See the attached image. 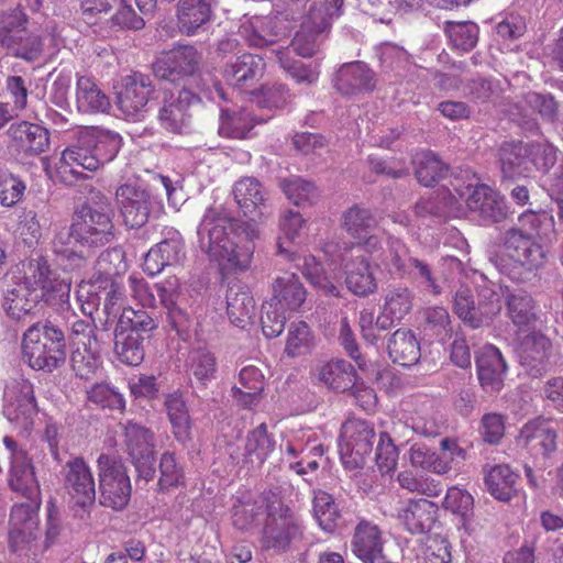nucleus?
<instances>
[{"label":"nucleus","instance_id":"obj_1","mask_svg":"<svg viewBox=\"0 0 563 563\" xmlns=\"http://www.w3.org/2000/svg\"><path fill=\"white\" fill-rule=\"evenodd\" d=\"M200 249L223 269L245 271L250 267L260 230L255 222L233 220L214 207L206 210L198 227Z\"/></svg>","mask_w":563,"mask_h":563},{"label":"nucleus","instance_id":"obj_2","mask_svg":"<svg viewBox=\"0 0 563 563\" xmlns=\"http://www.w3.org/2000/svg\"><path fill=\"white\" fill-rule=\"evenodd\" d=\"M504 246L505 254L496 262V267L515 282L531 280L547 263V250L532 233L520 228L506 231Z\"/></svg>","mask_w":563,"mask_h":563},{"label":"nucleus","instance_id":"obj_3","mask_svg":"<svg viewBox=\"0 0 563 563\" xmlns=\"http://www.w3.org/2000/svg\"><path fill=\"white\" fill-rule=\"evenodd\" d=\"M450 185L455 192L449 191V199L445 201L450 211L459 213L465 205L483 220L499 222L506 218L507 206L504 197L487 185L479 184L475 175L462 172L450 180Z\"/></svg>","mask_w":563,"mask_h":563},{"label":"nucleus","instance_id":"obj_4","mask_svg":"<svg viewBox=\"0 0 563 563\" xmlns=\"http://www.w3.org/2000/svg\"><path fill=\"white\" fill-rule=\"evenodd\" d=\"M11 489L26 498L23 503L13 505L9 519V548L19 556H29L37 548L40 534L38 510L41 506L40 485L35 487L26 482H20L19 487L10 485Z\"/></svg>","mask_w":563,"mask_h":563},{"label":"nucleus","instance_id":"obj_5","mask_svg":"<svg viewBox=\"0 0 563 563\" xmlns=\"http://www.w3.org/2000/svg\"><path fill=\"white\" fill-rule=\"evenodd\" d=\"M113 217L109 199L100 192L92 196L90 203L76 211L73 218L74 231L79 246L86 250L88 256L114 240Z\"/></svg>","mask_w":563,"mask_h":563},{"label":"nucleus","instance_id":"obj_6","mask_svg":"<svg viewBox=\"0 0 563 563\" xmlns=\"http://www.w3.org/2000/svg\"><path fill=\"white\" fill-rule=\"evenodd\" d=\"M22 358L35 371L60 367L66 361L64 333L51 324L31 325L23 334Z\"/></svg>","mask_w":563,"mask_h":563},{"label":"nucleus","instance_id":"obj_7","mask_svg":"<svg viewBox=\"0 0 563 563\" xmlns=\"http://www.w3.org/2000/svg\"><path fill=\"white\" fill-rule=\"evenodd\" d=\"M22 285L36 294L46 305L58 310L69 309L70 283L59 278L42 256L22 264Z\"/></svg>","mask_w":563,"mask_h":563},{"label":"nucleus","instance_id":"obj_8","mask_svg":"<svg viewBox=\"0 0 563 563\" xmlns=\"http://www.w3.org/2000/svg\"><path fill=\"white\" fill-rule=\"evenodd\" d=\"M481 278L483 284L477 285V305L473 300L471 290L466 287H461L454 296L455 313L466 325L473 329L489 325L501 310V288L492 282L485 280L483 276Z\"/></svg>","mask_w":563,"mask_h":563},{"label":"nucleus","instance_id":"obj_9","mask_svg":"<svg viewBox=\"0 0 563 563\" xmlns=\"http://www.w3.org/2000/svg\"><path fill=\"white\" fill-rule=\"evenodd\" d=\"M302 536V523L288 507L269 508L261 539L263 549L283 553L299 542Z\"/></svg>","mask_w":563,"mask_h":563},{"label":"nucleus","instance_id":"obj_10","mask_svg":"<svg viewBox=\"0 0 563 563\" xmlns=\"http://www.w3.org/2000/svg\"><path fill=\"white\" fill-rule=\"evenodd\" d=\"M64 486L75 515L81 520L87 519L96 501V484L82 457H74L64 465Z\"/></svg>","mask_w":563,"mask_h":563},{"label":"nucleus","instance_id":"obj_11","mask_svg":"<svg viewBox=\"0 0 563 563\" xmlns=\"http://www.w3.org/2000/svg\"><path fill=\"white\" fill-rule=\"evenodd\" d=\"M3 415L16 428L27 432L37 415L33 385L24 378H13L4 386Z\"/></svg>","mask_w":563,"mask_h":563},{"label":"nucleus","instance_id":"obj_12","mask_svg":"<svg viewBox=\"0 0 563 563\" xmlns=\"http://www.w3.org/2000/svg\"><path fill=\"white\" fill-rule=\"evenodd\" d=\"M100 504L115 510L124 508L131 496V483L124 465L106 454L98 457Z\"/></svg>","mask_w":563,"mask_h":563},{"label":"nucleus","instance_id":"obj_13","mask_svg":"<svg viewBox=\"0 0 563 563\" xmlns=\"http://www.w3.org/2000/svg\"><path fill=\"white\" fill-rule=\"evenodd\" d=\"M124 445L141 478L148 482L155 474V435L142 424L128 421L123 426Z\"/></svg>","mask_w":563,"mask_h":563},{"label":"nucleus","instance_id":"obj_14","mask_svg":"<svg viewBox=\"0 0 563 563\" xmlns=\"http://www.w3.org/2000/svg\"><path fill=\"white\" fill-rule=\"evenodd\" d=\"M201 59V54L194 46H178L156 58L153 73L158 79L176 82L194 76L199 70Z\"/></svg>","mask_w":563,"mask_h":563},{"label":"nucleus","instance_id":"obj_15","mask_svg":"<svg viewBox=\"0 0 563 563\" xmlns=\"http://www.w3.org/2000/svg\"><path fill=\"white\" fill-rule=\"evenodd\" d=\"M154 88L148 76L133 73L122 78L117 91L119 110L132 120H139L147 111V103Z\"/></svg>","mask_w":563,"mask_h":563},{"label":"nucleus","instance_id":"obj_16","mask_svg":"<svg viewBox=\"0 0 563 563\" xmlns=\"http://www.w3.org/2000/svg\"><path fill=\"white\" fill-rule=\"evenodd\" d=\"M199 101L200 98L188 89L180 90L177 96L165 92L157 115L161 126L170 133H187L191 128L189 109Z\"/></svg>","mask_w":563,"mask_h":563},{"label":"nucleus","instance_id":"obj_17","mask_svg":"<svg viewBox=\"0 0 563 563\" xmlns=\"http://www.w3.org/2000/svg\"><path fill=\"white\" fill-rule=\"evenodd\" d=\"M115 198L126 227L139 229L148 221L153 198L147 190L125 184L117 189Z\"/></svg>","mask_w":563,"mask_h":563},{"label":"nucleus","instance_id":"obj_18","mask_svg":"<svg viewBox=\"0 0 563 563\" xmlns=\"http://www.w3.org/2000/svg\"><path fill=\"white\" fill-rule=\"evenodd\" d=\"M517 444L536 457H549L556 451V432L543 418L528 421L521 428Z\"/></svg>","mask_w":563,"mask_h":563},{"label":"nucleus","instance_id":"obj_19","mask_svg":"<svg viewBox=\"0 0 563 563\" xmlns=\"http://www.w3.org/2000/svg\"><path fill=\"white\" fill-rule=\"evenodd\" d=\"M438 506L426 498L408 499L398 508L397 518L411 534H427L438 518Z\"/></svg>","mask_w":563,"mask_h":563},{"label":"nucleus","instance_id":"obj_20","mask_svg":"<svg viewBox=\"0 0 563 563\" xmlns=\"http://www.w3.org/2000/svg\"><path fill=\"white\" fill-rule=\"evenodd\" d=\"M95 172L98 169L97 161L92 156L89 145L84 143V135L79 139L77 145H73L63 151L57 164V174L66 185H74L82 178V172L79 169Z\"/></svg>","mask_w":563,"mask_h":563},{"label":"nucleus","instance_id":"obj_21","mask_svg":"<svg viewBox=\"0 0 563 563\" xmlns=\"http://www.w3.org/2000/svg\"><path fill=\"white\" fill-rule=\"evenodd\" d=\"M521 364L528 373L538 377L548 372L551 367L552 345L550 340L541 332H529L520 342Z\"/></svg>","mask_w":563,"mask_h":563},{"label":"nucleus","instance_id":"obj_22","mask_svg":"<svg viewBox=\"0 0 563 563\" xmlns=\"http://www.w3.org/2000/svg\"><path fill=\"white\" fill-rule=\"evenodd\" d=\"M340 439L339 446L342 456H352L354 454L362 460L373 450L375 440L374 427L365 420H347L342 424Z\"/></svg>","mask_w":563,"mask_h":563},{"label":"nucleus","instance_id":"obj_23","mask_svg":"<svg viewBox=\"0 0 563 563\" xmlns=\"http://www.w3.org/2000/svg\"><path fill=\"white\" fill-rule=\"evenodd\" d=\"M184 257V240L179 232L174 231L145 254L143 269L147 275L155 276L164 267L179 264Z\"/></svg>","mask_w":563,"mask_h":563},{"label":"nucleus","instance_id":"obj_24","mask_svg":"<svg viewBox=\"0 0 563 563\" xmlns=\"http://www.w3.org/2000/svg\"><path fill=\"white\" fill-rule=\"evenodd\" d=\"M477 375L482 387L489 393H497L504 386L507 371L506 362L500 351L487 344L476 355Z\"/></svg>","mask_w":563,"mask_h":563},{"label":"nucleus","instance_id":"obj_25","mask_svg":"<svg viewBox=\"0 0 563 563\" xmlns=\"http://www.w3.org/2000/svg\"><path fill=\"white\" fill-rule=\"evenodd\" d=\"M232 195L244 216L264 217L268 212V194L254 177H242L236 180Z\"/></svg>","mask_w":563,"mask_h":563},{"label":"nucleus","instance_id":"obj_26","mask_svg":"<svg viewBox=\"0 0 563 563\" xmlns=\"http://www.w3.org/2000/svg\"><path fill=\"white\" fill-rule=\"evenodd\" d=\"M343 271L346 287L354 295L365 297L377 290L374 268L364 254H351L350 258L344 260Z\"/></svg>","mask_w":563,"mask_h":563},{"label":"nucleus","instance_id":"obj_27","mask_svg":"<svg viewBox=\"0 0 563 563\" xmlns=\"http://www.w3.org/2000/svg\"><path fill=\"white\" fill-rule=\"evenodd\" d=\"M265 62L260 55L244 53L227 63L223 69L224 79L238 88L252 87L262 78Z\"/></svg>","mask_w":563,"mask_h":563},{"label":"nucleus","instance_id":"obj_28","mask_svg":"<svg viewBox=\"0 0 563 563\" xmlns=\"http://www.w3.org/2000/svg\"><path fill=\"white\" fill-rule=\"evenodd\" d=\"M155 289L172 328L176 331L184 330L189 323V313L180 306L183 294L179 279L169 276L155 284Z\"/></svg>","mask_w":563,"mask_h":563},{"label":"nucleus","instance_id":"obj_29","mask_svg":"<svg viewBox=\"0 0 563 563\" xmlns=\"http://www.w3.org/2000/svg\"><path fill=\"white\" fill-rule=\"evenodd\" d=\"M214 0H179L177 25L183 34L195 35L205 30L213 16Z\"/></svg>","mask_w":563,"mask_h":563},{"label":"nucleus","instance_id":"obj_30","mask_svg":"<svg viewBox=\"0 0 563 563\" xmlns=\"http://www.w3.org/2000/svg\"><path fill=\"white\" fill-rule=\"evenodd\" d=\"M530 143L505 142L499 148V163L504 178L515 179L528 176L531 170Z\"/></svg>","mask_w":563,"mask_h":563},{"label":"nucleus","instance_id":"obj_31","mask_svg":"<svg viewBox=\"0 0 563 563\" xmlns=\"http://www.w3.org/2000/svg\"><path fill=\"white\" fill-rule=\"evenodd\" d=\"M76 109L82 114L106 113L111 102L106 92L90 76H77L75 89Z\"/></svg>","mask_w":563,"mask_h":563},{"label":"nucleus","instance_id":"obj_32","mask_svg":"<svg viewBox=\"0 0 563 563\" xmlns=\"http://www.w3.org/2000/svg\"><path fill=\"white\" fill-rule=\"evenodd\" d=\"M506 314L518 332H528L537 322V302L522 289L509 291L505 296Z\"/></svg>","mask_w":563,"mask_h":563},{"label":"nucleus","instance_id":"obj_33","mask_svg":"<svg viewBox=\"0 0 563 563\" xmlns=\"http://www.w3.org/2000/svg\"><path fill=\"white\" fill-rule=\"evenodd\" d=\"M412 292L409 288L398 286L389 289L385 296L382 311L375 320L376 327L385 331L409 313L412 308Z\"/></svg>","mask_w":563,"mask_h":563},{"label":"nucleus","instance_id":"obj_34","mask_svg":"<svg viewBox=\"0 0 563 563\" xmlns=\"http://www.w3.org/2000/svg\"><path fill=\"white\" fill-rule=\"evenodd\" d=\"M374 87L373 71L361 62L344 64L334 77V88L342 95L369 91Z\"/></svg>","mask_w":563,"mask_h":563},{"label":"nucleus","instance_id":"obj_35","mask_svg":"<svg viewBox=\"0 0 563 563\" xmlns=\"http://www.w3.org/2000/svg\"><path fill=\"white\" fill-rule=\"evenodd\" d=\"M123 262V252L120 249H110L102 252L98 258L99 268L106 275L101 282L106 284L102 294L104 295V310L110 314L114 307L122 300L121 287L109 277L119 274Z\"/></svg>","mask_w":563,"mask_h":563},{"label":"nucleus","instance_id":"obj_36","mask_svg":"<svg viewBox=\"0 0 563 563\" xmlns=\"http://www.w3.org/2000/svg\"><path fill=\"white\" fill-rule=\"evenodd\" d=\"M8 135L19 150L31 155L41 154L49 146L48 131L38 124L26 121L11 124Z\"/></svg>","mask_w":563,"mask_h":563},{"label":"nucleus","instance_id":"obj_37","mask_svg":"<svg viewBox=\"0 0 563 563\" xmlns=\"http://www.w3.org/2000/svg\"><path fill=\"white\" fill-rule=\"evenodd\" d=\"M227 314L232 324L244 329L251 324L255 313V301L244 286L233 284L225 295Z\"/></svg>","mask_w":563,"mask_h":563},{"label":"nucleus","instance_id":"obj_38","mask_svg":"<svg viewBox=\"0 0 563 563\" xmlns=\"http://www.w3.org/2000/svg\"><path fill=\"white\" fill-rule=\"evenodd\" d=\"M273 298L280 309L296 311L306 300V289L294 273H286L275 279L273 284Z\"/></svg>","mask_w":563,"mask_h":563},{"label":"nucleus","instance_id":"obj_39","mask_svg":"<svg viewBox=\"0 0 563 563\" xmlns=\"http://www.w3.org/2000/svg\"><path fill=\"white\" fill-rule=\"evenodd\" d=\"M319 382L336 391H345L356 382V373L353 365L344 360H331L316 369Z\"/></svg>","mask_w":563,"mask_h":563},{"label":"nucleus","instance_id":"obj_40","mask_svg":"<svg viewBox=\"0 0 563 563\" xmlns=\"http://www.w3.org/2000/svg\"><path fill=\"white\" fill-rule=\"evenodd\" d=\"M387 351L391 361L401 366L415 365L421 356L419 342L408 329H398L393 333Z\"/></svg>","mask_w":563,"mask_h":563},{"label":"nucleus","instance_id":"obj_41","mask_svg":"<svg viewBox=\"0 0 563 563\" xmlns=\"http://www.w3.org/2000/svg\"><path fill=\"white\" fill-rule=\"evenodd\" d=\"M264 121L266 120L254 117L247 109H241L239 111L222 109L219 134L231 139H246L251 136V131L254 125Z\"/></svg>","mask_w":563,"mask_h":563},{"label":"nucleus","instance_id":"obj_42","mask_svg":"<svg viewBox=\"0 0 563 563\" xmlns=\"http://www.w3.org/2000/svg\"><path fill=\"white\" fill-rule=\"evenodd\" d=\"M84 143L89 145L92 156L97 161V167L112 162L122 145V139L118 133L111 131H86Z\"/></svg>","mask_w":563,"mask_h":563},{"label":"nucleus","instance_id":"obj_43","mask_svg":"<svg viewBox=\"0 0 563 563\" xmlns=\"http://www.w3.org/2000/svg\"><path fill=\"white\" fill-rule=\"evenodd\" d=\"M276 441L274 435L268 433L265 423H261L246 435L244 446L245 462L252 466H262L268 456L274 452Z\"/></svg>","mask_w":563,"mask_h":563},{"label":"nucleus","instance_id":"obj_44","mask_svg":"<svg viewBox=\"0 0 563 563\" xmlns=\"http://www.w3.org/2000/svg\"><path fill=\"white\" fill-rule=\"evenodd\" d=\"M383 543L378 528L368 522L360 523L353 539V552L364 563L380 561Z\"/></svg>","mask_w":563,"mask_h":563},{"label":"nucleus","instance_id":"obj_45","mask_svg":"<svg viewBox=\"0 0 563 563\" xmlns=\"http://www.w3.org/2000/svg\"><path fill=\"white\" fill-rule=\"evenodd\" d=\"M264 389V376L255 366H245L240 371L238 384L232 388L233 397L244 407L257 404Z\"/></svg>","mask_w":563,"mask_h":563},{"label":"nucleus","instance_id":"obj_46","mask_svg":"<svg viewBox=\"0 0 563 563\" xmlns=\"http://www.w3.org/2000/svg\"><path fill=\"white\" fill-rule=\"evenodd\" d=\"M518 475L509 465L499 464L490 467L485 475L488 493L500 501H509L516 495Z\"/></svg>","mask_w":563,"mask_h":563},{"label":"nucleus","instance_id":"obj_47","mask_svg":"<svg viewBox=\"0 0 563 563\" xmlns=\"http://www.w3.org/2000/svg\"><path fill=\"white\" fill-rule=\"evenodd\" d=\"M3 444L10 454L11 465L9 472V485L19 487L20 482H26L31 484V487H35V474L34 467L26 452L19 448L16 442L10 438H3Z\"/></svg>","mask_w":563,"mask_h":563},{"label":"nucleus","instance_id":"obj_48","mask_svg":"<svg viewBox=\"0 0 563 563\" xmlns=\"http://www.w3.org/2000/svg\"><path fill=\"white\" fill-rule=\"evenodd\" d=\"M164 405L176 440L183 444L186 443L190 440L191 421L183 395L168 394Z\"/></svg>","mask_w":563,"mask_h":563},{"label":"nucleus","instance_id":"obj_49","mask_svg":"<svg viewBox=\"0 0 563 563\" xmlns=\"http://www.w3.org/2000/svg\"><path fill=\"white\" fill-rule=\"evenodd\" d=\"M143 335L135 331L115 328L114 353L118 358L130 366H137L144 358Z\"/></svg>","mask_w":563,"mask_h":563},{"label":"nucleus","instance_id":"obj_50","mask_svg":"<svg viewBox=\"0 0 563 563\" xmlns=\"http://www.w3.org/2000/svg\"><path fill=\"white\" fill-rule=\"evenodd\" d=\"M443 506L460 518L461 528L467 534H472L475 531L473 526L474 499L468 492L455 486L450 487L444 497Z\"/></svg>","mask_w":563,"mask_h":563},{"label":"nucleus","instance_id":"obj_51","mask_svg":"<svg viewBox=\"0 0 563 563\" xmlns=\"http://www.w3.org/2000/svg\"><path fill=\"white\" fill-rule=\"evenodd\" d=\"M53 252L67 260L70 267H79L88 257L86 250L79 246L74 231V221L69 228L59 230L52 242Z\"/></svg>","mask_w":563,"mask_h":563},{"label":"nucleus","instance_id":"obj_52","mask_svg":"<svg viewBox=\"0 0 563 563\" xmlns=\"http://www.w3.org/2000/svg\"><path fill=\"white\" fill-rule=\"evenodd\" d=\"M40 301L36 294L19 284L5 292L2 307L11 319L20 320L31 313Z\"/></svg>","mask_w":563,"mask_h":563},{"label":"nucleus","instance_id":"obj_53","mask_svg":"<svg viewBox=\"0 0 563 563\" xmlns=\"http://www.w3.org/2000/svg\"><path fill=\"white\" fill-rule=\"evenodd\" d=\"M345 231L353 238H363L366 233L377 231L378 221L369 209L354 205L342 216Z\"/></svg>","mask_w":563,"mask_h":563},{"label":"nucleus","instance_id":"obj_54","mask_svg":"<svg viewBox=\"0 0 563 563\" xmlns=\"http://www.w3.org/2000/svg\"><path fill=\"white\" fill-rule=\"evenodd\" d=\"M27 16L18 7L0 12V46L7 51L26 31Z\"/></svg>","mask_w":563,"mask_h":563},{"label":"nucleus","instance_id":"obj_55","mask_svg":"<svg viewBox=\"0 0 563 563\" xmlns=\"http://www.w3.org/2000/svg\"><path fill=\"white\" fill-rule=\"evenodd\" d=\"M314 347V336L310 327L303 322L290 323L287 332L285 353L289 357L309 354Z\"/></svg>","mask_w":563,"mask_h":563},{"label":"nucleus","instance_id":"obj_56","mask_svg":"<svg viewBox=\"0 0 563 563\" xmlns=\"http://www.w3.org/2000/svg\"><path fill=\"white\" fill-rule=\"evenodd\" d=\"M413 162L416 164V177L426 187L433 186L448 173V165L431 152L417 154Z\"/></svg>","mask_w":563,"mask_h":563},{"label":"nucleus","instance_id":"obj_57","mask_svg":"<svg viewBox=\"0 0 563 563\" xmlns=\"http://www.w3.org/2000/svg\"><path fill=\"white\" fill-rule=\"evenodd\" d=\"M71 341L75 347H104L110 341V333L99 330L92 320H77L71 324Z\"/></svg>","mask_w":563,"mask_h":563},{"label":"nucleus","instance_id":"obj_58","mask_svg":"<svg viewBox=\"0 0 563 563\" xmlns=\"http://www.w3.org/2000/svg\"><path fill=\"white\" fill-rule=\"evenodd\" d=\"M416 260L417 257L410 255L409 249L402 241L390 239L382 264L389 273L406 277L411 268V262Z\"/></svg>","mask_w":563,"mask_h":563},{"label":"nucleus","instance_id":"obj_59","mask_svg":"<svg viewBox=\"0 0 563 563\" xmlns=\"http://www.w3.org/2000/svg\"><path fill=\"white\" fill-rule=\"evenodd\" d=\"M324 31L310 21V14H307L300 30L291 41L292 51L301 57H311L317 52L321 42V34Z\"/></svg>","mask_w":563,"mask_h":563},{"label":"nucleus","instance_id":"obj_60","mask_svg":"<svg viewBox=\"0 0 563 563\" xmlns=\"http://www.w3.org/2000/svg\"><path fill=\"white\" fill-rule=\"evenodd\" d=\"M271 24V20L255 16L241 25V33L250 46L265 47L277 40V33L273 32Z\"/></svg>","mask_w":563,"mask_h":563},{"label":"nucleus","instance_id":"obj_61","mask_svg":"<svg viewBox=\"0 0 563 563\" xmlns=\"http://www.w3.org/2000/svg\"><path fill=\"white\" fill-rule=\"evenodd\" d=\"M280 188L287 199L296 206L313 203L318 198V190L313 183L298 176H291L280 181Z\"/></svg>","mask_w":563,"mask_h":563},{"label":"nucleus","instance_id":"obj_62","mask_svg":"<svg viewBox=\"0 0 563 563\" xmlns=\"http://www.w3.org/2000/svg\"><path fill=\"white\" fill-rule=\"evenodd\" d=\"M276 57L282 68L297 82L314 85L320 75L319 65H306L299 60H292L287 49L276 51Z\"/></svg>","mask_w":563,"mask_h":563},{"label":"nucleus","instance_id":"obj_63","mask_svg":"<svg viewBox=\"0 0 563 563\" xmlns=\"http://www.w3.org/2000/svg\"><path fill=\"white\" fill-rule=\"evenodd\" d=\"M103 347H75L71 353L70 363L76 376L89 379L97 373L101 365V353Z\"/></svg>","mask_w":563,"mask_h":563},{"label":"nucleus","instance_id":"obj_64","mask_svg":"<svg viewBox=\"0 0 563 563\" xmlns=\"http://www.w3.org/2000/svg\"><path fill=\"white\" fill-rule=\"evenodd\" d=\"M190 374L202 385L216 377L217 358L207 349H197L190 352L188 357Z\"/></svg>","mask_w":563,"mask_h":563}]
</instances>
